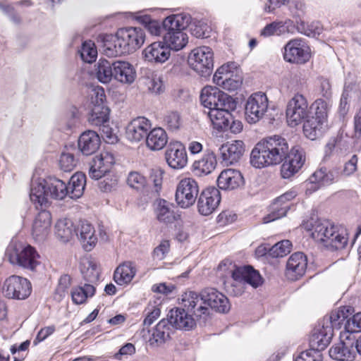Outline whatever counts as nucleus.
<instances>
[{"label": "nucleus", "mask_w": 361, "mask_h": 361, "mask_svg": "<svg viewBox=\"0 0 361 361\" xmlns=\"http://www.w3.org/2000/svg\"><path fill=\"white\" fill-rule=\"evenodd\" d=\"M145 34L140 27L119 29L115 35H106L102 39V52L108 57H116L138 49L145 42Z\"/></svg>", "instance_id": "f257e3e1"}, {"label": "nucleus", "mask_w": 361, "mask_h": 361, "mask_svg": "<svg viewBox=\"0 0 361 361\" xmlns=\"http://www.w3.org/2000/svg\"><path fill=\"white\" fill-rule=\"evenodd\" d=\"M302 228L310 232L311 237L326 247L343 249L348 243L346 231L327 220L311 217L302 222Z\"/></svg>", "instance_id": "f03ea898"}, {"label": "nucleus", "mask_w": 361, "mask_h": 361, "mask_svg": "<svg viewBox=\"0 0 361 361\" xmlns=\"http://www.w3.org/2000/svg\"><path fill=\"white\" fill-rule=\"evenodd\" d=\"M289 152L286 140L274 135L259 142L252 149L251 164L258 169L281 163Z\"/></svg>", "instance_id": "7ed1b4c3"}, {"label": "nucleus", "mask_w": 361, "mask_h": 361, "mask_svg": "<svg viewBox=\"0 0 361 361\" xmlns=\"http://www.w3.org/2000/svg\"><path fill=\"white\" fill-rule=\"evenodd\" d=\"M218 271L221 276L231 275L232 282L229 291L234 295H240L245 290L247 284L257 288L263 283V279L257 270L250 266L236 267L231 261L223 260L218 266Z\"/></svg>", "instance_id": "20e7f679"}, {"label": "nucleus", "mask_w": 361, "mask_h": 361, "mask_svg": "<svg viewBox=\"0 0 361 361\" xmlns=\"http://www.w3.org/2000/svg\"><path fill=\"white\" fill-rule=\"evenodd\" d=\"M68 194V188L65 182L54 178L47 179L33 178L31 183L30 197L36 205L47 207L49 204V199L63 200Z\"/></svg>", "instance_id": "39448f33"}, {"label": "nucleus", "mask_w": 361, "mask_h": 361, "mask_svg": "<svg viewBox=\"0 0 361 361\" xmlns=\"http://www.w3.org/2000/svg\"><path fill=\"white\" fill-rule=\"evenodd\" d=\"M6 256L12 264L29 270H35L39 264V255L36 250L22 242L12 241L6 248Z\"/></svg>", "instance_id": "423d86ee"}, {"label": "nucleus", "mask_w": 361, "mask_h": 361, "mask_svg": "<svg viewBox=\"0 0 361 361\" xmlns=\"http://www.w3.org/2000/svg\"><path fill=\"white\" fill-rule=\"evenodd\" d=\"M188 63L191 68L200 75L206 77L212 73L214 66V53L207 46L193 49L188 56Z\"/></svg>", "instance_id": "0eeeda50"}, {"label": "nucleus", "mask_w": 361, "mask_h": 361, "mask_svg": "<svg viewBox=\"0 0 361 361\" xmlns=\"http://www.w3.org/2000/svg\"><path fill=\"white\" fill-rule=\"evenodd\" d=\"M307 99L301 94H295L288 102L286 110V122L290 127L301 124L310 116Z\"/></svg>", "instance_id": "6e6552de"}, {"label": "nucleus", "mask_w": 361, "mask_h": 361, "mask_svg": "<svg viewBox=\"0 0 361 361\" xmlns=\"http://www.w3.org/2000/svg\"><path fill=\"white\" fill-rule=\"evenodd\" d=\"M30 282L25 278L13 275L6 279L2 293L8 298L24 300L31 293Z\"/></svg>", "instance_id": "1a4fd4ad"}, {"label": "nucleus", "mask_w": 361, "mask_h": 361, "mask_svg": "<svg viewBox=\"0 0 361 361\" xmlns=\"http://www.w3.org/2000/svg\"><path fill=\"white\" fill-rule=\"evenodd\" d=\"M198 193L197 181L192 178H185L176 186L175 200L180 207L188 208L195 202Z\"/></svg>", "instance_id": "9d476101"}, {"label": "nucleus", "mask_w": 361, "mask_h": 361, "mask_svg": "<svg viewBox=\"0 0 361 361\" xmlns=\"http://www.w3.org/2000/svg\"><path fill=\"white\" fill-rule=\"evenodd\" d=\"M269 101L267 95L262 92L252 94L245 104V118L250 123H256L260 121L268 110Z\"/></svg>", "instance_id": "9b49d317"}, {"label": "nucleus", "mask_w": 361, "mask_h": 361, "mask_svg": "<svg viewBox=\"0 0 361 361\" xmlns=\"http://www.w3.org/2000/svg\"><path fill=\"white\" fill-rule=\"evenodd\" d=\"M283 49V59L290 63L303 64L310 58V49L300 38L288 41Z\"/></svg>", "instance_id": "f8f14e48"}, {"label": "nucleus", "mask_w": 361, "mask_h": 361, "mask_svg": "<svg viewBox=\"0 0 361 361\" xmlns=\"http://www.w3.org/2000/svg\"><path fill=\"white\" fill-rule=\"evenodd\" d=\"M234 99L221 91L218 87L207 85L202 89L200 102L202 104L209 110L217 107H230L231 102Z\"/></svg>", "instance_id": "ddd939ff"}, {"label": "nucleus", "mask_w": 361, "mask_h": 361, "mask_svg": "<svg viewBox=\"0 0 361 361\" xmlns=\"http://www.w3.org/2000/svg\"><path fill=\"white\" fill-rule=\"evenodd\" d=\"M329 353L332 359L337 361H353L356 356L355 338L346 332H341L340 342L334 344Z\"/></svg>", "instance_id": "4468645a"}, {"label": "nucleus", "mask_w": 361, "mask_h": 361, "mask_svg": "<svg viewBox=\"0 0 361 361\" xmlns=\"http://www.w3.org/2000/svg\"><path fill=\"white\" fill-rule=\"evenodd\" d=\"M181 304L197 318L205 319L209 314V308L202 295V291L200 294L193 291L184 293L181 296Z\"/></svg>", "instance_id": "2eb2a0df"}, {"label": "nucleus", "mask_w": 361, "mask_h": 361, "mask_svg": "<svg viewBox=\"0 0 361 361\" xmlns=\"http://www.w3.org/2000/svg\"><path fill=\"white\" fill-rule=\"evenodd\" d=\"M115 163V158L109 152H101L94 157L90 163L89 176L91 178L99 180L107 173Z\"/></svg>", "instance_id": "dca6fc26"}, {"label": "nucleus", "mask_w": 361, "mask_h": 361, "mask_svg": "<svg viewBox=\"0 0 361 361\" xmlns=\"http://www.w3.org/2000/svg\"><path fill=\"white\" fill-rule=\"evenodd\" d=\"M220 201L219 190L214 187L207 188L202 192L198 199V211L201 214L207 216L217 208Z\"/></svg>", "instance_id": "f3484780"}, {"label": "nucleus", "mask_w": 361, "mask_h": 361, "mask_svg": "<svg viewBox=\"0 0 361 361\" xmlns=\"http://www.w3.org/2000/svg\"><path fill=\"white\" fill-rule=\"evenodd\" d=\"M167 164L174 169H181L188 163V155L184 145L180 142H170L165 152Z\"/></svg>", "instance_id": "a211bd4d"}, {"label": "nucleus", "mask_w": 361, "mask_h": 361, "mask_svg": "<svg viewBox=\"0 0 361 361\" xmlns=\"http://www.w3.org/2000/svg\"><path fill=\"white\" fill-rule=\"evenodd\" d=\"M307 266L306 255L300 252L292 254L286 263V276L288 280L296 281L305 273Z\"/></svg>", "instance_id": "6ab92c4d"}, {"label": "nucleus", "mask_w": 361, "mask_h": 361, "mask_svg": "<svg viewBox=\"0 0 361 361\" xmlns=\"http://www.w3.org/2000/svg\"><path fill=\"white\" fill-rule=\"evenodd\" d=\"M333 334L332 326L322 321L313 330L310 339V347L319 352L325 349L330 343Z\"/></svg>", "instance_id": "aec40b11"}, {"label": "nucleus", "mask_w": 361, "mask_h": 361, "mask_svg": "<svg viewBox=\"0 0 361 361\" xmlns=\"http://www.w3.org/2000/svg\"><path fill=\"white\" fill-rule=\"evenodd\" d=\"M151 126L149 120L145 117H137L127 125L126 137L132 142H138L146 137Z\"/></svg>", "instance_id": "412c9836"}, {"label": "nucleus", "mask_w": 361, "mask_h": 361, "mask_svg": "<svg viewBox=\"0 0 361 361\" xmlns=\"http://www.w3.org/2000/svg\"><path fill=\"white\" fill-rule=\"evenodd\" d=\"M142 55L148 63L162 64L169 59L171 51L164 42H155L144 49Z\"/></svg>", "instance_id": "4be33fe9"}, {"label": "nucleus", "mask_w": 361, "mask_h": 361, "mask_svg": "<svg viewBox=\"0 0 361 361\" xmlns=\"http://www.w3.org/2000/svg\"><path fill=\"white\" fill-rule=\"evenodd\" d=\"M296 195V192L292 190L277 197L271 206V213L264 218V223H269L286 216L289 209L288 202L294 199Z\"/></svg>", "instance_id": "5701e85b"}, {"label": "nucleus", "mask_w": 361, "mask_h": 361, "mask_svg": "<svg viewBox=\"0 0 361 361\" xmlns=\"http://www.w3.org/2000/svg\"><path fill=\"white\" fill-rule=\"evenodd\" d=\"M208 307L221 313L228 312L231 308L228 299L214 288H207L202 290Z\"/></svg>", "instance_id": "b1692460"}, {"label": "nucleus", "mask_w": 361, "mask_h": 361, "mask_svg": "<svg viewBox=\"0 0 361 361\" xmlns=\"http://www.w3.org/2000/svg\"><path fill=\"white\" fill-rule=\"evenodd\" d=\"M230 107H217L209 110L208 116L213 125V127L218 130H226L229 126L231 119V111L236 107L235 100L231 102Z\"/></svg>", "instance_id": "393cba45"}, {"label": "nucleus", "mask_w": 361, "mask_h": 361, "mask_svg": "<svg viewBox=\"0 0 361 361\" xmlns=\"http://www.w3.org/2000/svg\"><path fill=\"white\" fill-rule=\"evenodd\" d=\"M338 178V173L328 171L326 168H320L315 171L309 178L307 190L315 191L322 186L329 185Z\"/></svg>", "instance_id": "a878e982"}, {"label": "nucleus", "mask_w": 361, "mask_h": 361, "mask_svg": "<svg viewBox=\"0 0 361 361\" xmlns=\"http://www.w3.org/2000/svg\"><path fill=\"white\" fill-rule=\"evenodd\" d=\"M217 184L221 190H233L243 185L244 178L238 170L227 169L223 170L219 175Z\"/></svg>", "instance_id": "bb28decb"}, {"label": "nucleus", "mask_w": 361, "mask_h": 361, "mask_svg": "<svg viewBox=\"0 0 361 361\" xmlns=\"http://www.w3.org/2000/svg\"><path fill=\"white\" fill-rule=\"evenodd\" d=\"M190 313L184 307L173 309L170 311L167 320L171 326L179 329L190 330L195 326V320Z\"/></svg>", "instance_id": "cd10ccee"}, {"label": "nucleus", "mask_w": 361, "mask_h": 361, "mask_svg": "<svg viewBox=\"0 0 361 361\" xmlns=\"http://www.w3.org/2000/svg\"><path fill=\"white\" fill-rule=\"evenodd\" d=\"M245 151L244 143L241 140L227 142L220 148L223 161L228 165L238 162Z\"/></svg>", "instance_id": "c85d7f7f"}, {"label": "nucleus", "mask_w": 361, "mask_h": 361, "mask_svg": "<svg viewBox=\"0 0 361 361\" xmlns=\"http://www.w3.org/2000/svg\"><path fill=\"white\" fill-rule=\"evenodd\" d=\"M51 224V214L47 210H42L36 216L32 228L33 238L42 241L48 235Z\"/></svg>", "instance_id": "c756f323"}, {"label": "nucleus", "mask_w": 361, "mask_h": 361, "mask_svg": "<svg viewBox=\"0 0 361 361\" xmlns=\"http://www.w3.org/2000/svg\"><path fill=\"white\" fill-rule=\"evenodd\" d=\"M216 164V155L213 152L208 150L200 159L193 162L192 169L196 176H204L210 174L215 169Z\"/></svg>", "instance_id": "7c9ffc66"}, {"label": "nucleus", "mask_w": 361, "mask_h": 361, "mask_svg": "<svg viewBox=\"0 0 361 361\" xmlns=\"http://www.w3.org/2000/svg\"><path fill=\"white\" fill-rule=\"evenodd\" d=\"M100 137L94 130L83 132L78 139V148L86 156L94 153L100 146Z\"/></svg>", "instance_id": "2f4dec72"}, {"label": "nucleus", "mask_w": 361, "mask_h": 361, "mask_svg": "<svg viewBox=\"0 0 361 361\" xmlns=\"http://www.w3.org/2000/svg\"><path fill=\"white\" fill-rule=\"evenodd\" d=\"M114 78L116 81L123 84H132L136 78V71L133 66L128 61H116L114 62Z\"/></svg>", "instance_id": "473e14b6"}, {"label": "nucleus", "mask_w": 361, "mask_h": 361, "mask_svg": "<svg viewBox=\"0 0 361 361\" xmlns=\"http://www.w3.org/2000/svg\"><path fill=\"white\" fill-rule=\"evenodd\" d=\"M82 247L86 251H90L97 243V236L93 226L87 222H82L75 231Z\"/></svg>", "instance_id": "72a5a7b5"}, {"label": "nucleus", "mask_w": 361, "mask_h": 361, "mask_svg": "<svg viewBox=\"0 0 361 361\" xmlns=\"http://www.w3.org/2000/svg\"><path fill=\"white\" fill-rule=\"evenodd\" d=\"M172 326L168 320H161L153 329L149 343L150 345L159 346L170 339Z\"/></svg>", "instance_id": "f704fd0d"}, {"label": "nucleus", "mask_w": 361, "mask_h": 361, "mask_svg": "<svg viewBox=\"0 0 361 361\" xmlns=\"http://www.w3.org/2000/svg\"><path fill=\"white\" fill-rule=\"evenodd\" d=\"M303 123V133L311 140H314L320 137L326 130L328 123L321 119L310 116Z\"/></svg>", "instance_id": "c9c22d12"}, {"label": "nucleus", "mask_w": 361, "mask_h": 361, "mask_svg": "<svg viewBox=\"0 0 361 361\" xmlns=\"http://www.w3.org/2000/svg\"><path fill=\"white\" fill-rule=\"evenodd\" d=\"M295 30L294 23L290 19L284 21H274L267 25L261 31V35L270 37L272 35H282L286 33H293Z\"/></svg>", "instance_id": "e433bc0d"}, {"label": "nucleus", "mask_w": 361, "mask_h": 361, "mask_svg": "<svg viewBox=\"0 0 361 361\" xmlns=\"http://www.w3.org/2000/svg\"><path fill=\"white\" fill-rule=\"evenodd\" d=\"M136 271V267L133 262H125L116 269L114 279L118 285H127L135 277Z\"/></svg>", "instance_id": "4c0bfd02"}, {"label": "nucleus", "mask_w": 361, "mask_h": 361, "mask_svg": "<svg viewBox=\"0 0 361 361\" xmlns=\"http://www.w3.org/2000/svg\"><path fill=\"white\" fill-rule=\"evenodd\" d=\"M168 142V135L162 128H154L147 133V147L153 151L163 149Z\"/></svg>", "instance_id": "58836bf2"}, {"label": "nucleus", "mask_w": 361, "mask_h": 361, "mask_svg": "<svg viewBox=\"0 0 361 361\" xmlns=\"http://www.w3.org/2000/svg\"><path fill=\"white\" fill-rule=\"evenodd\" d=\"M353 310L350 306L341 307L333 310L329 317H324L323 322L329 324L334 329H340L342 324H345L349 317L353 314Z\"/></svg>", "instance_id": "ea45409f"}, {"label": "nucleus", "mask_w": 361, "mask_h": 361, "mask_svg": "<svg viewBox=\"0 0 361 361\" xmlns=\"http://www.w3.org/2000/svg\"><path fill=\"white\" fill-rule=\"evenodd\" d=\"M55 235L62 242L71 240L75 235V227L73 222L67 218L59 219L55 224Z\"/></svg>", "instance_id": "a19ab883"}, {"label": "nucleus", "mask_w": 361, "mask_h": 361, "mask_svg": "<svg viewBox=\"0 0 361 361\" xmlns=\"http://www.w3.org/2000/svg\"><path fill=\"white\" fill-rule=\"evenodd\" d=\"M190 20L188 15L180 13L166 18L163 22V28L166 32L183 31Z\"/></svg>", "instance_id": "79ce46f5"}, {"label": "nucleus", "mask_w": 361, "mask_h": 361, "mask_svg": "<svg viewBox=\"0 0 361 361\" xmlns=\"http://www.w3.org/2000/svg\"><path fill=\"white\" fill-rule=\"evenodd\" d=\"M94 74L100 82H110L114 78V63L100 59L94 65Z\"/></svg>", "instance_id": "37998d69"}, {"label": "nucleus", "mask_w": 361, "mask_h": 361, "mask_svg": "<svg viewBox=\"0 0 361 361\" xmlns=\"http://www.w3.org/2000/svg\"><path fill=\"white\" fill-rule=\"evenodd\" d=\"M164 42L170 51H179L188 43V36L184 31L165 32Z\"/></svg>", "instance_id": "c03bdc74"}, {"label": "nucleus", "mask_w": 361, "mask_h": 361, "mask_svg": "<svg viewBox=\"0 0 361 361\" xmlns=\"http://www.w3.org/2000/svg\"><path fill=\"white\" fill-rule=\"evenodd\" d=\"M86 185V176L81 172H77L73 175L69 180L68 195L71 199H78L84 193Z\"/></svg>", "instance_id": "a18cd8bd"}, {"label": "nucleus", "mask_w": 361, "mask_h": 361, "mask_svg": "<svg viewBox=\"0 0 361 361\" xmlns=\"http://www.w3.org/2000/svg\"><path fill=\"white\" fill-rule=\"evenodd\" d=\"M173 209L172 204L164 200H159L155 209L157 219L166 224L173 223L177 217Z\"/></svg>", "instance_id": "49530a36"}, {"label": "nucleus", "mask_w": 361, "mask_h": 361, "mask_svg": "<svg viewBox=\"0 0 361 361\" xmlns=\"http://www.w3.org/2000/svg\"><path fill=\"white\" fill-rule=\"evenodd\" d=\"M80 271L86 281L94 283L99 280L100 270L94 259L89 258L83 259L80 263Z\"/></svg>", "instance_id": "de8ad7c7"}, {"label": "nucleus", "mask_w": 361, "mask_h": 361, "mask_svg": "<svg viewBox=\"0 0 361 361\" xmlns=\"http://www.w3.org/2000/svg\"><path fill=\"white\" fill-rule=\"evenodd\" d=\"M87 121L91 126L97 127L109 123V109L104 105L94 106Z\"/></svg>", "instance_id": "09e8293b"}, {"label": "nucleus", "mask_w": 361, "mask_h": 361, "mask_svg": "<svg viewBox=\"0 0 361 361\" xmlns=\"http://www.w3.org/2000/svg\"><path fill=\"white\" fill-rule=\"evenodd\" d=\"M95 293V288L92 284L85 283L82 286H78L73 289L71 297L75 304L85 303L89 298H92Z\"/></svg>", "instance_id": "8fccbe9b"}, {"label": "nucleus", "mask_w": 361, "mask_h": 361, "mask_svg": "<svg viewBox=\"0 0 361 361\" xmlns=\"http://www.w3.org/2000/svg\"><path fill=\"white\" fill-rule=\"evenodd\" d=\"M78 52L82 60L86 63H92L97 57V47L91 40L84 42Z\"/></svg>", "instance_id": "3c124183"}, {"label": "nucleus", "mask_w": 361, "mask_h": 361, "mask_svg": "<svg viewBox=\"0 0 361 361\" xmlns=\"http://www.w3.org/2000/svg\"><path fill=\"white\" fill-rule=\"evenodd\" d=\"M331 105L329 100L318 99L312 104V108L314 110V117L328 123V115Z\"/></svg>", "instance_id": "603ef678"}, {"label": "nucleus", "mask_w": 361, "mask_h": 361, "mask_svg": "<svg viewBox=\"0 0 361 361\" xmlns=\"http://www.w3.org/2000/svg\"><path fill=\"white\" fill-rule=\"evenodd\" d=\"M126 183L130 188L137 191L142 190L147 185L145 177L137 171H132L128 173Z\"/></svg>", "instance_id": "864d4df0"}, {"label": "nucleus", "mask_w": 361, "mask_h": 361, "mask_svg": "<svg viewBox=\"0 0 361 361\" xmlns=\"http://www.w3.org/2000/svg\"><path fill=\"white\" fill-rule=\"evenodd\" d=\"M237 66L234 62H228L220 66L213 76L214 82L219 83L223 78H227L233 75V71L236 70Z\"/></svg>", "instance_id": "5fc2aeb1"}, {"label": "nucleus", "mask_w": 361, "mask_h": 361, "mask_svg": "<svg viewBox=\"0 0 361 361\" xmlns=\"http://www.w3.org/2000/svg\"><path fill=\"white\" fill-rule=\"evenodd\" d=\"M291 247L292 243L290 240H281L269 250V255L272 257H283L290 252Z\"/></svg>", "instance_id": "6e6d98bb"}, {"label": "nucleus", "mask_w": 361, "mask_h": 361, "mask_svg": "<svg viewBox=\"0 0 361 361\" xmlns=\"http://www.w3.org/2000/svg\"><path fill=\"white\" fill-rule=\"evenodd\" d=\"M164 126L171 131L178 130L182 125V118L178 111L167 112L163 120Z\"/></svg>", "instance_id": "4d7b16f0"}, {"label": "nucleus", "mask_w": 361, "mask_h": 361, "mask_svg": "<svg viewBox=\"0 0 361 361\" xmlns=\"http://www.w3.org/2000/svg\"><path fill=\"white\" fill-rule=\"evenodd\" d=\"M298 29L301 33L309 37L319 35L322 30L319 22L306 23L304 21H300V23H298Z\"/></svg>", "instance_id": "13d9d810"}, {"label": "nucleus", "mask_w": 361, "mask_h": 361, "mask_svg": "<svg viewBox=\"0 0 361 361\" xmlns=\"http://www.w3.org/2000/svg\"><path fill=\"white\" fill-rule=\"evenodd\" d=\"M286 158H288L287 160L291 164L300 169L303 166L305 161V152L303 149L299 147H293L289 154L288 153Z\"/></svg>", "instance_id": "bf43d9fd"}, {"label": "nucleus", "mask_w": 361, "mask_h": 361, "mask_svg": "<svg viewBox=\"0 0 361 361\" xmlns=\"http://www.w3.org/2000/svg\"><path fill=\"white\" fill-rule=\"evenodd\" d=\"M344 331L343 332L349 334L357 333L361 331V312L354 314L348 319L345 323Z\"/></svg>", "instance_id": "052dcab7"}, {"label": "nucleus", "mask_w": 361, "mask_h": 361, "mask_svg": "<svg viewBox=\"0 0 361 361\" xmlns=\"http://www.w3.org/2000/svg\"><path fill=\"white\" fill-rule=\"evenodd\" d=\"M76 160L73 154L63 152L61 154L59 166L61 170L69 172L73 171L76 166Z\"/></svg>", "instance_id": "680f3d73"}, {"label": "nucleus", "mask_w": 361, "mask_h": 361, "mask_svg": "<svg viewBox=\"0 0 361 361\" xmlns=\"http://www.w3.org/2000/svg\"><path fill=\"white\" fill-rule=\"evenodd\" d=\"M242 84L241 80L237 76H230L227 78H223V80L219 83H216V85L221 87L223 89L228 91H234L239 88Z\"/></svg>", "instance_id": "e2e57ef3"}, {"label": "nucleus", "mask_w": 361, "mask_h": 361, "mask_svg": "<svg viewBox=\"0 0 361 361\" xmlns=\"http://www.w3.org/2000/svg\"><path fill=\"white\" fill-rule=\"evenodd\" d=\"M71 283V278L69 275L65 274L61 276L59 279V286L56 290V298L61 300L65 297Z\"/></svg>", "instance_id": "0e129e2a"}, {"label": "nucleus", "mask_w": 361, "mask_h": 361, "mask_svg": "<svg viewBox=\"0 0 361 361\" xmlns=\"http://www.w3.org/2000/svg\"><path fill=\"white\" fill-rule=\"evenodd\" d=\"M295 361H322L321 353L311 348L310 350L300 353Z\"/></svg>", "instance_id": "69168bd1"}, {"label": "nucleus", "mask_w": 361, "mask_h": 361, "mask_svg": "<svg viewBox=\"0 0 361 361\" xmlns=\"http://www.w3.org/2000/svg\"><path fill=\"white\" fill-rule=\"evenodd\" d=\"M358 157L353 154L350 159L347 161L343 166L341 175L345 177L353 176L357 170Z\"/></svg>", "instance_id": "338daca9"}, {"label": "nucleus", "mask_w": 361, "mask_h": 361, "mask_svg": "<svg viewBox=\"0 0 361 361\" xmlns=\"http://www.w3.org/2000/svg\"><path fill=\"white\" fill-rule=\"evenodd\" d=\"M209 27L202 23L198 22L191 27V33L197 38H207L209 37Z\"/></svg>", "instance_id": "774afa93"}]
</instances>
